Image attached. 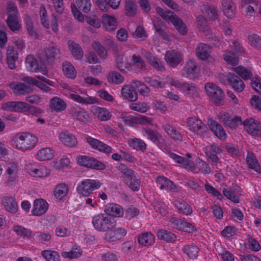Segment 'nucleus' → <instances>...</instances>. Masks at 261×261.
Returning <instances> with one entry per match:
<instances>
[{
  "label": "nucleus",
  "mask_w": 261,
  "mask_h": 261,
  "mask_svg": "<svg viewBox=\"0 0 261 261\" xmlns=\"http://www.w3.org/2000/svg\"><path fill=\"white\" fill-rule=\"evenodd\" d=\"M237 56L238 55L236 53L228 51L224 55L223 58L228 64L237 65L238 64V58Z\"/></svg>",
  "instance_id": "3c124183"
},
{
  "label": "nucleus",
  "mask_w": 261,
  "mask_h": 261,
  "mask_svg": "<svg viewBox=\"0 0 261 261\" xmlns=\"http://www.w3.org/2000/svg\"><path fill=\"white\" fill-rule=\"evenodd\" d=\"M60 139L65 145L69 147L75 146L77 143L74 136L67 132L61 133L60 134Z\"/></svg>",
  "instance_id": "bb28decb"
},
{
  "label": "nucleus",
  "mask_w": 261,
  "mask_h": 261,
  "mask_svg": "<svg viewBox=\"0 0 261 261\" xmlns=\"http://www.w3.org/2000/svg\"><path fill=\"white\" fill-rule=\"evenodd\" d=\"M48 208L47 202L42 199H36L34 201L33 208L32 213L34 216H41L44 214Z\"/></svg>",
  "instance_id": "ddd939ff"
},
{
  "label": "nucleus",
  "mask_w": 261,
  "mask_h": 261,
  "mask_svg": "<svg viewBox=\"0 0 261 261\" xmlns=\"http://www.w3.org/2000/svg\"><path fill=\"white\" fill-rule=\"evenodd\" d=\"M222 6L223 11L227 17L230 19L234 17L236 8L231 0H222Z\"/></svg>",
  "instance_id": "4be33fe9"
},
{
  "label": "nucleus",
  "mask_w": 261,
  "mask_h": 261,
  "mask_svg": "<svg viewBox=\"0 0 261 261\" xmlns=\"http://www.w3.org/2000/svg\"><path fill=\"white\" fill-rule=\"evenodd\" d=\"M232 49V51L236 53L237 55H241L244 53L243 47L241 45L238 41H234L232 44L230 45Z\"/></svg>",
  "instance_id": "338daca9"
},
{
  "label": "nucleus",
  "mask_w": 261,
  "mask_h": 261,
  "mask_svg": "<svg viewBox=\"0 0 261 261\" xmlns=\"http://www.w3.org/2000/svg\"><path fill=\"white\" fill-rule=\"evenodd\" d=\"M219 118L224 124L230 128H236L243 122L240 116H233L225 112H221L218 115Z\"/></svg>",
  "instance_id": "0eeeda50"
},
{
  "label": "nucleus",
  "mask_w": 261,
  "mask_h": 261,
  "mask_svg": "<svg viewBox=\"0 0 261 261\" xmlns=\"http://www.w3.org/2000/svg\"><path fill=\"white\" fill-rule=\"evenodd\" d=\"M37 156L40 160H49L53 158L54 152L50 148H44L39 151Z\"/></svg>",
  "instance_id": "58836bf2"
},
{
  "label": "nucleus",
  "mask_w": 261,
  "mask_h": 261,
  "mask_svg": "<svg viewBox=\"0 0 261 261\" xmlns=\"http://www.w3.org/2000/svg\"><path fill=\"white\" fill-rule=\"evenodd\" d=\"M223 194L228 199L234 203L239 202V197L241 195V189L237 185L232 184L230 189L224 188Z\"/></svg>",
  "instance_id": "9d476101"
},
{
  "label": "nucleus",
  "mask_w": 261,
  "mask_h": 261,
  "mask_svg": "<svg viewBox=\"0 0 261 261\" xmlns=\"http://www.w3.org/2000/svg\"><path fill=\"white\" fill-rule=\"evenodd\" d=\"M156 183L161 190L166 189L171 192H176L177 188L174 183L164 176H159L156 179Z\"/></svg>",
  "instance_id": "a211bd4d"
},
{
  "label": "nucleus",
  "mask_w": 261,
  "mask_h": 261,
  "mask_svg": "<svg viewBox=\"0 0 261 261\" xmlns=\"http://www.w3.org/2000/svg\"><path fill=\"white\" fill-rule=\"evenodd\" d=\"M145 133L148 136V138L153 143L157 145L163 144L164 139L162 136L157 132L149 128L145 129Z\"/></svg>",
  "instance_id": "2f4dec72"
},
{
  "label": "nucleus",
  "mask_w": 261,
  "mask_h": 261,
  "mask_svg": "<svg viewBox=\"0 0 261 261\" xmlns=\"http://www.w3.org/2000/svg\"><path fill=\"white\" fill-rule=\"evenodd\" d=\"M195 49L196 55L200 60H208L211 57L210 47L206 44L199 43Z\"/></svg>",
  "instance_id": "dca6fc26"
},
{
  "label": "nucleus",
  "mask_w": 261,
  "mask_h": 261,
  "mask_svg": "<svg viewBox=\"0 0 261 261\" xmlns=\"http://www.w3.org/2000/svg\"><path fill=\"white\" fill-rule=\"evenodd\" d=\"M178 89L186 92L188 94H191L196 91V86L192 83L182 82L181 83Z\"/></svg>",
  "instance_id": "5fc2aeb1"
},
{
  "label": "nucleus",
  "mask_w": 261,
  "mask_h": 261,
  "mask_svg": "<svg viewBox=\"0 0 261 261\" xmlns=\"http://www.w3.org/2000/svg\"><path fill=\"white\" fill-rule=\"evenodd\" d=\"M44 51L45 59L48 64H53L55 60L60 58V50L57 45L48 46Z\"/></svg>",
  "instance_id": "f8f14e48"
},
{
  "label": "nucleus",
  "mask_w": 261,
  "mask_h": 261,
  "mask_svg": "<svg viewBox=\"0 0 261 261\" xmlns=\"http://www.w3.org/2000/svg\"><path fill=\"white\" fill-rule=\"evenodd\" d=\"M98 117L101 121H106L110 119L111 115L105 108H99L97 110Z\"/></svg>",
  "instance_id": "680f3d73"
},
{
  "label": "nucleus",
  "mask_w": 261,
  "mask_h": 261,
  "mask_svg": "<svg viewBox=\"0 0 261 261\" xmlns=\"http://www.w3.org/2000/svg\"><path fill=\"white\" fill-rule=\"evenodd\" d=\"M94 227L99 231L107 232L114 228V223L110 217L103 214L95 216L92 219Z\"/></svg>",
  "instance_id": "f03ea898"
},
{
  "label": "nucleus",
  "mask_w": 261,
  "mask_h": 261,
  "mask_svg": "<svg viewBox=\"0 0 261 261\" xmlns=\"http://www.w3.org/2000/svg\"><path fill=\"white\" fill-rule=\"evenodd\" d=\"M23 150H27L35 146L37 142V138L33 135L27 132L22 133Z\"/></svg>",
  "instance_id": "b1692460"
},
{
  "label": "nucleus",
  "mask_w": 261,
  "mask_h": 261,
  "mask_svg": "<svg viewBox=\"0 0 261 261\" xmlns=\"http://www.w3.org/2000/svg\"><path fill=\"white\" fill-rule=\"evenodd\" d=\"M242 124L251 135L257 137H261V123L255 122L253 119L250 118L245 120Z\"/></svg>",
  "instance_id": "6e6552de"
},
{
  "label": "nucleus",
  "mask_w": 261,
  "mask_h": 261,
  "mask_svg": "<svg viewBox=\"0 0 261 261\" xmlns=\"http://www.w3.org/2000/svg\"><path fill=\"white\" fill-rule=\"evenodd\" d=\"M158 237L167 242L175 241L176 236L175 234L166 230L160 229L157 232Z\"/></svg>",
  "instance_id": "4c0bfd02"
},
{
  "label": "nucleus",
  "mask_w": 261,
  "mask_h": 261,
  "mask_svg": "<svg viewBox=\"0 0 261 261\" xmlns=\"http://www.w3.org/2000/svg\"><path fill=\"white\" fill-rule=\"evenodd\" d=\"M197 27L200 31L205 32L209 29L207 21L202 16L197 17Z\"/></svg>",
  "instance_id": "13d9d810"
},
{
  "label": "nucleus",
  "mask_w": 261,
  "mask_h": 261,
  "mask_svg": "<svg viewBox=\"0 0 261 261\" xmlns=\"http://www.w3.org/2000/svg\"><path fill=\"white\" fill-rule=\"evenodd\" d=\"M172 23L181 34L185 35L187 33L186 25L178 16L175 19L173 20Z\"/></svg>",
  "instance_id": "37998d69"
},
{
  "label": "nucleus",
  "mask_w": 261,
  "mask_h": 261,
  "mask_svg": "<svg viewBox=\"0 0 261 261\" xmlns=\"http://www.w3.org/2000/svg\"><path fill=\"white\" fill-rule=\"evenodd\" d=\"M50 108L57 112H60L65 109L66 105L62 99L56 96L50 99Z\"/></svg>",
  "instance_id": "c756f323"
},
{
  "label": "nucleus",
  "mask_w": 261,
  "mask_h": 261,
  "mask_svg": "<svg viewBox=\"0 0 261 261\" xmlns=\"http://www.w3.org/2000/svg\"><path fill=\"white\" fill-rule=\"evenodd\" d=\"M145 82L149 84L150 86L154 88H162L164 84L160 81L157 80L155 77H146Z\"/></svg>",
  "instance_id": "e2e57ef3"
},
{
  "label": "nucleus",
  "mask_w": 261,
  "mask_h": 261,
  "mask_svg": "<svg viewBox=\"0 0 261 261\" xmlns=\"http://www.w3.org/2000/svg\"><path fill=\"white\" fill-rule=\"evenodd\" d=\"M209 127L211 130L219 139H224L226 138V134L224 128L218 122L211 120L209 123Z\"/></svg>",
  "instance_id": "a878e982"
},
{
  "label": "nucleus",
  "mask_w": 261,
  "mask_h": 261,
  "mask_svg": "<svg viewBox=\"0 0 261 261\" xmlns=\"http://www.w3.org/2000/svg\"><path fill=\"white\" fill-rule=\"evenodd\" d=\"M126 230L123 228H116L114 224V228L108 230L106 234L105 240L108 242L116 241L126 236Z\"/></svg>",
  "instance_id": "1a4fd4ad"
},
{
  "label": "nucleus",
  "mask_w": 261,
  "mask_h": 261,
  "mask_svg": "<svg viewBox=\"0 0 261 261\" xmlns=\"http://www.w3.org/2000/svg\"><path fill=\"white\" fill-rule=\"evenodd\" d=\"M197 65L192 60L189 61L182 70V75L191 79L196 76Z\"/></svg>",
  "instance_id": "5701e85b"
},
{
  "label": "nucleus",
  "mask_w": 261,
  "mask_h": 261,
  "mask_svg": "<svg viewBox=\"0 0 261 261\" xmlns=\"http://www.w3.org/2000/svg\"><path fill=\"white\" fill-rule=\"evenodd\" d=\"M77 163L81 166L95 170H101L106 168V166L102 162L89 156H81L79 157Z\"/></svg>",
  "instance_id": "423d86ee"
},
{
  "label": "nucleus",
  "mask_w": 261,
  "mask_h": 261,
  "mask_svg": "<svg viewBox=\"0 0 261 261\" xmlns=\"http://www.w3.org/2000/svg\"><path fill=\"white\" fill-rule=\"evenodd\" d=\"M233 70L244 80H248L252 76L251 71L243 66H238L233 68Z\"/></svg>",
  "instance_id": "a18cd8bd"
},
{
  "label": "nucleus",
  "mask_w": 261,
  "mask_h": 261,
  "mask_svg": "<svg viewBox=\"0 0 261 261\" xmlns=\"http://www.w3.org/2000/svg\"><path fill=\"white\" fill-rule=\"evenodd\" d=\"M135 83L136 86H138V91L141 95L144 96L148 95L150 93V89L144 83H141L140 81H136Z\"/></svg>",
  "instance_id": "bf43d9fd"
},
{
  "label": "nucleus",
  "mask_w": 261,
  "mask_h": 261,
  "mask_svg": "<svg viewBox=\"0 0 261 261\" xmlns=\"http://www.w3.org/2000/svg\"><path fill=\"white\" fill-rule=\"evenodd\" d=\"M132 61L133 65L137 69L141 70H145L146 69L145 62L140 56L133 55Z\"/></svg>",
  "instance_id": "864d4df0"
},
{
  "label": "nucleus",
  "mask_w": 261,
  "mask_h": 261,
  "mask_svg": "<svg viewBox=\"0 0 261 261\" xmlns=\"http://www.w3.org/2000/svg\"><path fill=\"white\" fill-rule=\"evenodd\" d=\"M190 130L200 135H206L208 128L206 125L196 117H190L187 120Z\"/></svg>",
  "instance_id": "20e7f679"
},
{
  "label": "nucleus",
  "mask_w": 261,
  "mask_h": 261,
  "mask_svg": "<svg viewBox=\"0 0 261 261\" xmlns=\"http://www.w3.org/2000/svg\"><path fill=\"white\" fill-rule=\"evenodd\" d=\"M25 62L28 70L31 72H41L44 75H46L48 73L45 64L43 62L38 63L32 55L27 56Z\"/></svg>",
  "instance_id": "39448f33"
},
{
  "label": "nucleus",
  "mask_w": 261,
  "mask_h": 261,
  "mask_svg": "<svg viewBox=\"0 0 261 261\" xmlns=\"http://www.w3.org/2000/svg\"><path fill=\"white\" fill-rule=\"evenodd\" d=\"M132 145L134 148L143 151L146 149V145L145 142L140 139L135 138L132 142Z\"/></svg>",
  "instance_id": "052dcab7"
},
{
  "label": "nucleus",
  "mask_w": 261,
  "mask_h": 261,
  "mask_svg": "<svg viewBox=\"0 0 261 261\" xmlns=\"http://www.w3.org/2000/svg\"><path fill=\"white\" fill-rule=\"evenodd\" d=\"M206 190L213 196L216 197L218 199L222 200L223 198L222 195L215 188L208 184L205 185Z\"/></svg>",
  "instance_id": "774afa93"
},
{
  "label": "nucleus",
  "mask_w": 261,
  "mask_h": 261,
  "mask_svg": "<svg viewBox=\"0 0 261 261\" xmlns=\"http://www.w3.org/2000/svg\"><path fill=\"white\" fill-rule=\"evenodd\" d=\"M101 21L103 27L108 31H113L117 28V21L114 16L104 14L102 16Z\"/></svg>",
  "instance_id": "6ab92c4d"
},
{
  "label": "nucleus",
  "mask_w": 261,
  "mask_h": 261,
  "mask_svg": "<svg viewBox=\"0 0 261 261\" xmlns=\"http://www.w3.org/2000/svg\"><path fill=\"white\" fill-rule=\"evenodd\" d=\"M121 94L124 99L129 101H135L138 99L137 91L134 87L129 85H125L122 87Z\"/></svg>",
  "instance_id": "2eb2a0df"
},
{
  "label": "nucleus",
  "mask_w": 261,
  "mask_h": 261,
  "mask_svg": "<svg viewBox=\"0 0 261 261\" xmlns=\"http://www.w3.org/2000/svg\"><path fill=\"white\" fill-rule=\"evenodd\" d=\"M63 71L67 77L74 79L76 76V72L72 64L68 62L63 63Z\"/></svg>",
  "instance_id": "ea45409f"
},
{
  "label": "nucleus",
  "mask_w": 261,
  "mask_h": 261,
  "mask_svg": "<svg viewBox=\"0 0 261 261\" xmlns=\"http://www.w3.org/2000/svg\"><path fill=\"white\" fill-rule=\"evenodd\" d=\"M183 251L189 258L194 259L198 256L199 249L196 246L187 245L183 248Z\"/></svg>",
  "instance_id": "79ce46f5"
},
{
  "label": "nucleus",
  "mask_w": 261,
  "mask_h": 261,
  "mask_svg": "<svg viewBox=\"0 0 261 261\" xmlns=\"http://www.w3.org/2000/svg\"><path fill=\"white\" fill-rule=\"evenodd\" d=\"M166 133L173 139L179 141H182V136L175 127L169 124H166L163 126Z\"/></svg>",
  "instance_id": "c85d7f7f"
},
{
  "label": "nucleus",
  "mask_w": 261,
  "mask_h": 261,
  "mask_svg": "<svg viewBox=\"0 0 261 261\" xmlns=\"http://www.w3.org/2000/svg\"><path fill=\"white\" fill-rule=\"evenodd\" d=\"M68 191V187L65 184H60L55 187L54 195L57 198L60 200L67 194Z\"/></svg>",
  "instance_id": "473e14b6"
},
{
  "label": "nucleus",
  "mask_w": 261,
  "mask_h": 261,
  "mask_svg": "<svg viewBox=\"0 0 261 261\" xmlns=\"http://www.w3.org/2000/svg\"><path fill=\"white\" fill-rule=\"evenodd\" d=\"M69 49L72 55L76 60H81L84 56V51L82 47L75 42L69 40L68 42Z\"/></svg>",
  "instance_id": "412c9836"
},
{
  "label": "nucleus",
  "mask_w": 261,
  "mask_h": 261,
  "mask_svg": "<svg viewBox=\"0 0 261 261\" xmlns=\"http://www.w3.org/2000/svg\"><path fill=\"white\" fill-rule=\"evenodd\" d=\"M174 203L180 213L186 215H190L192 213L191 206L184 200H177L175 201Z\"/></svg>",
  "instance_id": "7c9ffc66"
},
{
  "label": "nucleus",
  "mask_w": 261,
  "mask_h": 261,
  "mask_svg": "<svg viewBox=\"0 0 261 261\" xmlns=\"http://www.w3.org/2000/svg\"><path fill=\"white\" fill-rule=\"evenodd\" d=\"M30 174H33L34 176L43 177L47 176L49 173L47 172V169L45 168H42L41 169L32 168L30 169Z\"/></svg>",
  "instance_id": "0e129e2a"
},
{
  "label": "nucleus",
  "mask_w": 261,
  "mask_h": 261,
  "mask_svg": "<svg viewBox=\"0 0 261 261\" xmlns=\"http://www.w3.org/2000/svg\"><path fill=\"white\" fill-rule=\"evenodd\" d=\"M7 19L18 18V10L16 5L12 2H10L7 6Z\"/></svg>",
  "instance_id": "603ef678"
},
{
  "label": "nucleus",
  "mask_w": 261,
  "mask_h": 261,
  "mask_svg": "<svg viewBox=\"0 0 261 261\" xmlns=\"http://www.w3.org/2000/svg\"><path fill=\"white\" fill-rule=\"evenodd\" d=\"M87 142L92 146V147L98 149L100 151H102L106 153H110L112 151V148L103 142L88 137L86 138Z\"/></svg>",
  "instance_id": "f3484780"
},
{
  "label": "nucleus",
  "mask_w": 261,
  "mask_h": 261,
  "mask_svg": "<svg viewBox=\"0 0 261 261\" xmlns=\"http://www.w3.org/2000/svg\"><path fill=\"white\" fill-rule=\"evenodd\" d=\"M72 116L77 120L85 122L89 119V115L86 111L81 107H72L70 110Z\"/></svg>",
  "instance_id": "393cba45"
},
{
  "label": "nucleus",
  "mask_w": 261,
  "mask_h": 261,
  "mask_svg": "<svg viewBox=\"0 0 261 261\" xmlns=\"http://www.w3.org/2000/svg\"><path fill=\"white\" fill-rule=\"evenodd\" d=\"M153 236L151 233L144 232L138 237V242L143 246L151 245L153 243Z\"/></svg>",
  "instance_id": "a19ab883"
},
{
  "label": "nucleus",
  "mask_w": 261,
  "mask_h": 261,
  "mask_svg": "<svg viewBox=\"0 0 261 261\" xmlns=\"http://www.w3.org/2000/svg\"><path fill=\"white\" fill-rule=\"evenodd\" d=\"M207 95L211 97L213 102L218 106L224 104V93L223 90L213 83H208L205 85Z\"/></svg>",
  "instance_id": "f257e3e1"
},
{
  "label": "nucleus",
  "mask_w": 261,
  "mask_h": 261,
  "mask_svg": "<svg viewBox=\"0 0 261 261\" xmlns=\"http://www.w3.org/2000/svg\"><path fill=\"white\" fill-rule=\"evenodd\" d=\"M70 97L74 100L82 104H92L95 102V99L89 97H82L76 93L71 94Z\"/></svg>",
  "instance_id": "de8ad7c7"
},
{
  "label": "nucleus",
  "mask_w": 261,
  "mask_h": 261,
  "mask_svg": "<svg viewBox=\"0 0 261 261\" xmlns=\"http://www.w3.org/2000/svg\"><path fill=\"white\" fill-rule=\"evenodd\" d=\"M107 80L110 83L120 84L124 82V78L119 73L113 71L109 73L107 76Z\"/></svg>",
  "instance_id": "c9c22d12"
},
{
  "label": "nucleus",
  "mask_w": 261,
  "mask_h": 261,
  "mask_svg": "<svg viewBox=\"0 0 261 261\" xmlns=\"http://www.w3.org/2000/svg\"><path fill=\"white\" fill-rule=\"evenodd\" d=\"M3 204L7 211L11 213H16L17 212V204L12 197H4L3 199Z\"/></svg>",
  "instance_id": "cd10ccee"
},
{
  "label": "nucleus",
  "mask_w": 261,
  "mask_h": 261,
  "mask_svg": "<svg viewBox=\"0 0 261 261\" xmlns=\"http://www.w3.org/2000/svg\"><path fill=\"white\" fill-rule=\"evenodd\" d=\"M132 110L140 112L145 113L150 108V106L146 102L133 103L130 105Z\"/></svg>",
  "instance_id": "09e8293b"
},
{
  "label": "nucleus",
  "mask_w": 261,
  "mask_h": 261,
  "mask_svg": "<svg viewBox=\"0 0 261 261\" xmlns=\"http://www.w3.org/2000/svg\"><path fill=\"white\" fill-rule=\"evenodd\" d=\"M12 145L18 149L23 150V135L22 133L17 134L12 140Z\"/></svg>",
  "instance_id": "6e6d98bb"
},
{
  "label": "nucleus",
  "mask_w": 261,
  "mask_h": 261,
  "mask_svg": "<svg viewBox=\"0 0 261 261\" xmlns=\"http://www.w3.org/2000/svg\"><path fill=\"white\" fill-rule=\"evenodd\" d=\"M92 46L100 57L102 59H106L107 58L108 56L107 50L99 42L94 41L93 42Z\"/></svg>",
  "instance_id": "c03bdc74"
},
{
  "label": "nucleus",
  "mask_w": 261,
  "mask_h": 261,
  "mask_svg": "<svg viewBox=\"0 0 261 261\" xmlns=\"http://www.w3.org/2000/svg\"><path fill=\"white\" fill-rule=\"evenodd\" d=\"M33 88L24 83H19L14 88V93L16 95H24L33 91Z\"/></svg>",
  "instance_id": "72a5a7b5"
},
{
  "label": "nucleus",
  "mask_w": 261,
  "mask_h": 261,
  "mask_svg": "<svg viewBox=\"0 0 261 261\" xmlns=\"http://www.w3.org/2000/svg\"><path fill=\"white\" fill-rule=\"evenodd\" d=\"M41 254L48 261H59L60 255L56 251L43 250Z\"/></svg>",
  "instance_id": "49530a36"
},
{
  "label": "nucleus",
  "mask_w": 261,
  "mask_h": 261,
  "mask_svg": "<svg viewBox=\"0 0 261 261\" xmlns=\"http://www.w3.org/2000/svg\"><path fill=\"white\" fill-rule=\"evenodd\" d=\"M226 78L228 83L236 91L241 92L244 90L245 88L244 82L234 73H228L226 75Z\"/></svg>",
  "instance_id": "9b49d317"
},
{
  "label": "nucleus",
  "mask_w": 261,
  "mask_h": 261,
  "mask_svg": "<svg viewBox=\"0 0 261 261\" xmlns=\"http://www.w3.org/2000/svg\"><path fill=\"white\" fill-rule=\"evenodd\" d=\"M105 212L107 215L116 217L122 216L124 212L121 206L114 203H110L106 205Z\"/></svg>",
  "instance_id": "aec40b11"
},
{
  "label": "nucleus",
  "mask_w": 261,
  "mask_h": 261,
  "mask_svg": "<svg viewBox=\"0 0 261 261\" xmlns=\"http://www.w3.org/2000/svg\"><path fill=\"white\" fill-rule=\"evenodd\" d=\"M124 10L126 16L133 17L136 14L137 6L133 1L126 0Z\"/></svg>",
  "instance_id": "e433bc0d"
},
{
  "label": "nucleus",
  "mask_w": 261,
  "mask_h": 261,
  "mask_svg": "<svg viewBox=\"0 0 261 261\" xmlns=\"http://www.w3.org/2000/svg\"><path fill=\"white\" fill-rule=\"evenodd\" d=\"M165 59L170 66L174 67L179 64L181 58L178 51L171 50L166 53Z\"/></svg>",
  "instance_id": "4468645a"
},
{
  "label": "nucleus",
  "mask_w": 261,
  "mask_h": 261,
  "mask_svg": "<svg viewBox=\"0 0 261 261\" xmlns=\"http://www.w3.org/2000/svg\"><path fill=\"white\" fill-rule=\"evenodd\" d=\"M100 186L99 181L87 179L81 182L77 188V191L79 194L88 196L93 191L100 188Z\"/></svg>",
  "instance_id": "7ed1b4c3"
},
{
  "label": "nucleus",
  "mask_w": 261,
  "mask_h": 261,
  "mask_svg": "<svg viewBox=\"0 0 261 261\" xmlns=\"http://www.w3.org/2000/svg\"><path fill=\"white\" fill-rule=\"evenodd\" d=\"M76 3L84 13H88L91 10V4L90 0H76Z\"/></svg>",
  "instance_id": "4d7b16f0"
},
{
  "label": "nucleus",
  "mask_w": 261,
  "mask_h": 261,
  "mask_svg": "<svg viewBox=\"0 0 261 261\" xmlns=\"http://www.w3.org/2000/svg\"><path fill=\"white\" fill-rule=\"evenodd\" d=\"M246 161L250 168L254 170L257 172H260V169L259 163L253 153H248Z\"/></svg>",
  "instance_id": "f704fd0d"
},
{
  "label": "nucleus",
  "mask_w": 261,
  "mask_h": 261,
  "mask_svg": "<svg viewBox=\"0 0 261 261\" xmlns=\"http://www.w3.org/2000/svg\"><path fill=\"white\" fill-rule=\"evenodd\" d=\"M125 183L132 190L134 191H138L139 189L140 184L138 180L133 179V177L130 179H123Z\"/></svg>",
  "instance_id": "69168bd1"
},
{
  "label": "nucleus",
  "mask_w": 261,
  "mask_h": 261,
  "mask_svg": "<svg viewBox=\"0 0 261 261\" xmlns=\"http://www.w3.org/2000/svg\"><path fill=\"white\" fill-rule=\"evenodd\" d=\"M251 45L257 49H261V37L257 34H253L248 37Z\"/></svg>",
  "instance_id": "8fccbe9b"
}]
</instances>
